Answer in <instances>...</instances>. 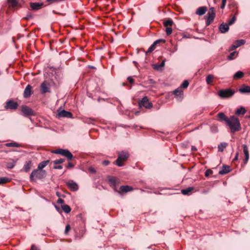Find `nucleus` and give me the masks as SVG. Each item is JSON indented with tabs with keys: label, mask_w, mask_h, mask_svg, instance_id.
Instances as JSON below:
<instances>
[{
	"label": "nucleus",
	"mask_w": 250,
	"mask_h": 250,
	"mask_svg": "<svg viewBox=\"0 0 250 250\" xmlns=\"http://www.w3.org/2000/svg\"><path fill=\"white\" fill-rule=\"evenodd\" d=\"M231 132L234 133L241 130V124L239 119L234 116H231L227 122Z\"/></svg>",
	"instance_id": "1"
},
{
	"label": "nucleus",
	"mask_w": 250,
	"mask_h": 250,
	"mask_svg": "<svg viewBox=\"0 0 250 250\" xmlns=\"http://www.w3.org/2000/svg\"><path fill=\"white\" fill-rule=\"evenodd\" d=\"M46 176V172L45 170H40L36 169L33 170L30 175V180L31 182L35 181L36 179H42Z\"/></svg>",
	"instance_id": "2"
},
{
	"label": "nucleus",
	"mask_w": 250,
	"mask_h": 250,
	"mask_svg": "<svg viewBox=\"0 0 250 250\" xmlns=\"http://www.w3.org/2000/svg\"><path fill=\"white\" fill-rule=\"evenodd\" d=\"M129 154L127 152L122 151L118 153V157L117 159L114 162L118 167L123 166V163L125 162L128 158Z\"/></svg>",
	"instance_id": "3"
},
{
	"label": "nucleus",
	"mask_w": 250,
	"mask_h": 250,
	"mask_svg": "<svg viewBox=\"0 0 250 250\" xmlns=\"http://www.w3.org/2000/svg\"><path fill=\"white\" fill-rule=\"evenodd\" d=\"M235 93V91L230 89H221L218 91V95L222 99L229 98L232 97Z\"/></svg>",
	"instance_id": "4"
},
{
	"label": "nucleus",
	"mask_w": 250,
	"mask_h": 250,
	"mask_svg": "<svg viewBox=\"0 0 250 250\" xmlns=\"http://www.w3.org/2000/svg\"><path fill=\"white\" fill-rule=\"evenodd\" d=\"M53 153L61 154L66 157L68 160H71L73 158L72 153L68 149H58L52 151Z\"/></svg>",
	"instance_id": "5"
},
{
	"label": "nucleus",
	"mask_w": 250,
	"mask_h": 250,
	"mask_svg": "<svg viewBox=\"0 0 250 250\" xmlns=\"http://www.w3.org/2000/svg\"><path fill=\"white\" fill-rule=\"evenodd\" d=\"M140 106H144L146 108L150 109L152 107V103L148 102V99L146 96H145L139 103Z\"/></svg>",
	"instance_id": "6"
},
{
	"label": "nucleus",
	"mask_w": 250,
	"mask_h": 250,
	"mask_svg": "<svg viewBox=\"0 0 250 250\" xmlns=\"http://www.w3.org/2000/svg\"><path fill=\"white\" fill-rule=\"evenodd\" d=\"M108 181L110 186L117 191V186L119 183V179L115 177L110 176L108 178Z\"/></svg>",
	"instance_id": "7"
},
{
	"label": "nucleus",
	"mask_w": 250,
	"mask_h": 250,
	"mask_svg": "<svg viewBox=\"0 0 250 250\" xmlns=\"http://www.w3.org/2000/svg\"><path fill=\"white\" fill-rule=\"evenodd\" d=\"M21 111L25 116H32L35 115V112L26 105L21 106Z\"/></svg>",
	"instance_id": "8"
},
{
	"label": "nucleus",
	"mask_w": 250,
	"mask_h": 250,
	"mask_svg": "<svg viewBox=\"0 0 250 250\" xmlns=\"http://www.w3.org/2000/svg\"><path fill=\"white\" fill-rule=\"evenodd\" d=\"M66 185L67 187L72 191H77L79 189L78 184L73 180H69L66 182Z\"/></svg>",
	"instance_id": "9"
},
{
	"label": "nucleus",
	"mask_w": 250,
	"mask_h": 250,
	"mask_svg": "<svg viewBox=\"0 0 250 250\" xmlns=\"http://www.w3.org/2000/svg\"><path fill=\"white\" fill-rule=\"evenodd\" d=\"M57 116L59 118L66 117L68 118H72L73 117V115L70 112L66 111L65 110L58 111Z\"/></svg>",
	"instance_id": "10"
},
{
	"label": "nucleus",
	"mask_w": 250,
	"mask_h": 250,
	"mask_svg": "<svg viewBox=\"0 0 250 250\" xmlns=\"http://www.w3.org/2000/svg\"><path fill=\"white\" fill-rule=\"evenodd\" d=\"M18 107V104L17 102H14L12 100H9L7 102L5 106V108L7 109H9L11 110L16 109Z\"/></svg>",
	"instance_id": "11"
},
{
	"label": "nucleus",
	"mask_w": 250,
	"mask_h": 250,
	"mask_svg": "<svg viewBox=\"0 0 250 250\" xmlns=\"http://www.w3.org/2000/svg\"><path fill=\"white\" fill-rule=\"evenodd\" d=\"M41 89L42 93L50 92V84L46 81H44L41 85Z\"/></svg>",
	"instance_id": "12"
},
{
	"label": "nucleus",
	"mask_w": 250,
	"mask_h": 250,
	"mask_svg": "<svg viewBox=\"0 0 250 250\" xmlns=\"http://www.w3.org/2000/svg\"><path fill=\"white\" fill-rule=\"evenodd\" d=\"M173 94H174L178 100L181 101L183 98V91L181 88H178L173 91Z\"/></svg>",
	"instance_id": "13"
},
{
	"label": "nucleus",
	"mask_w": 250,
	"mask_h": 250,
	"mask_svg": "<svg viewBox=\"0 0 250 250\" xmlns=\"http://www.w3.org/2000/svg\"><path fill=\"white\" fill-rule=\"evenodd\" d=\"M208 18L206 21V25H209L214 20L215 17V12L208 11Z\"/></svg>",
	"instance_id": "14"
},
{
	"label": "nucleus",
	"mask_w": 250,
	"mask_h": 250,
	"mask_svg": "<svg viewBox=\"0 0 250 250\" xmlns=\"http://www.w3.org/2000/svg\"><path fill=\"white\" fill-rule=\"evenodd\" d=\"M166 42V41L164 39H159V40L155 41L153 43V44L148 48L146 53H150V52H152V51H153L155 49V46L157 44H158L161 42Z\"/></svg>",
	"instance_id": "15"
},
{
	"label": "nucleus",
	"mask_w": 250,
	"mask_h": 250,
	"mask_svg": "<svg viewBox=\"0 0 250 250\" xmlns=\"http://www.w3.org/2000/svg\"><path fill=\"white\" fill-rule=\"evenodd\" d=\"M31 89V86L29 84L27 85V86L25 87L24 90L23 96L24 98H27L31 96V95L32 94Z\"/></svg>",
	"instance_id": "16"
},
{
	"label": "nucleus",
	"mask_w": 250,
	"mask_h": 250,
	"mask_svg": "<svg viewBox=\"0 0 250 250\" xmlns=\"http://www.w3.org/2000/svg\"><path fill=\"white\" fill-rule=\"evenodd\" d=\"M242 147L243 148V152L245 156V159L244 161V163L245 164H246L247 163L249 159V153L247 146L246 145H243Z\"/></svg>",
	"instance_id": "17"
},
{
	"label": "nucleus",
	"mask_w": 250,
	"mask_h": 250,
	"mask_svg": "<svg viewBox=\"0 0 250 250\" xmlns=\"http://www.w3.org/2000/svg\"><path fill=\"white\" fill-rule=\"evenodd\" d=\"M241 94L250 93V86L246 85H243L238 90Z\"/></svg>",
	"instance_id": "18"
},
{
	"label": "nucleus",
	"mask_w": 250,
	"mask_h": 250,
	"mask_svg": "<svg viewBox=\"0 0 250 250\" xmlns=\"http://www.w3.org/2000/svg\"><path fill=\"white\" fill-rule=\"evenodd\" d=\"M133 190V188L131 187L128 186H122L120 188V190L118 192L120 193H126L128 191H130Z\"/></svg>",
	"instance_id": "19"
},
{
	"label": "nucleus",
	"mask_w": 250,
	"mask_h": 250,
	"mask_svg": "<svg viewBox=\"0 0 250 250\" xmlns=\"http://www.w3.org/2000/svg\"><path fill=\"white\" fill-rule=\"evenodd\" d=\"M229 26L227 23H222L219 26V30L222 33H226L229 30Z\"/></svg>",
	"instance_id": "20"
},
{
	"label": "nucleus",
	"mask_w": 250,
	"mask_h": 250,
	"mask_svg": "<svg viewBox=\"0 0 250 250\" xmlns=\"http://www.w3.org/2000/svg\"><path fill=\"white\" fill-rule=\"evenodd\" d=\"M207 11V8L206 6H201L197 9L196 14L199 16H202L206 13Z\"/></svg>",
	"instance_id": "21"
},
{
	"label": "nucleus",
	"mask_w": 250,
	"mask_h": 250,
	"mask_svg": "<svg viewBox=\"0 0 250 250\" xmlns=\"http://www.w3.org/2000/svg\"><path fill=\"white\" fill-rule=\"evenodd\" d=\"M230 171V167L228 166H223L221 169L219 171V174L220 175H224L228 173Z\"/></svg>",
	"instance_id": "22"
},
{
	"label": "nucleus",
	"mask_w": 250,
	"mask_h": 250,
	"mask_svg": "<svg viewBox=\"0 0 250 250\" xmlns=\"http://www.w3.org/2000/svg\"><path fill=\"white\" fill-rule=\"evenodd\" d=\"M43 3L34 2L30 3L31 8L34 10H37L40 9Z\"/></svg>",
	"instance_id": "23"
},
{
	"label": "nucleus",
	"mask_w": 250,
	"mask_h": 250,
	"mask_svg": "<svg viewBox=\"0 0 250 250\" xmlns=\"http://www.w3.org/2000/svg\"><path fill=\"white\" fill-rule=\"evenodd\" d=\"M194 188L193 187H188L185 189H183L181 190V193L183 195H190L191 193V191L193 190Z\"/></svg>",
	"instance_id": "24"
},
{
	"label": "nucleus",
	"mask_w": 250,
	"mask_h": 250,
	"mask_svg": "<svg viewBox=\"0 0 250 250\" xmlns=\"http://www.w3.org/2000/svg\"><path fill=\"white\" fill-rule=\"evenodd\" d=\"M217 117L220 119V121H224L227 123L229 118L223 112H220L217 114Z\"/></svg>",
	"instance_id": "25"
},
{
	"label": "nucleus",
	"mask_w": 250,
	"mask_h": 250,
	"mask_svg": "<svg viewBox=\"0 0 250 250\" xmlns=\"http://www.w3.org/2000/svg\"><path fill=\"white\" fill-rule=\"evenodd\" d=\"M32 167V161H29L25 163L24 165L23 169L25 172H27L29 171Z\"/></svg>",
	"instance_id": "26"
},
{
	"label": "nucleus",
	"mask_w": 250,
	"mask_h": 250,
	"mask_svg": "<svg viewBox=\"0 0 250 250\" xmlns=\"http://www.w3.org/2000/svg\"><path fill=\"white\" fill-rule=\"evenodd\" d=\"M49 163V160H46L42 162L41 163H39L37 169L40 170H43L42 169L45 167Z\"/></svg>",
	"instance_id": "27"
},
{
	"label": "nucleus",
	"mask_w": 250,
	"mask_h": 250,
	"mask_svg": "<svg viewBox=\"0 0 250 250\" xmlns=\"http://www.w3.org/2000/svg\"><path fill=\"white\" fill-rule=\"evenodd\" d=\"M246 112V110L245 108L241 106L240 108H238L236 111H235V114L237 115H244Z\"/></svg>",
	"instance_id": "28"
},
{
	"label": "nucleus",
	"mask_w": 250,
	"mask_h": 250,
	"mask_svg": "<svg viewBox=\"0 0 250 250\" xmlns=\"http://www.w3.org/2000/svg\"><path fill=\"white\" fill-rule=\"evenodd\" d=\"M173 24V21L171 19H168L167 20L164 21V25L165 27H171Z\"/></svg>",
	"instance_id": "29"
},
{
	"label": "nucleus",
	"mask_w": 250,
	"mask_h": 250,
	"mask_svg": "<svg viewBox=\"0 0 250 250\" xmlns=\"http://www.w3.org/2000/svg\"><path fill=\"white\" fill-rule=\"evenodd\" d=\"M214 76L212 74L208 75L206 77V83L208 84H210L214 79Z\"/></svg>",
	"instance_id": "30"
},
{
	"label": "nucleus",
	"mask_w": 250,
	"mask_h": 250,
	"mask_svg": "<svg viewBox=\"0 0 250 250\" xmlns=\"http://www.w3.org/2000/svg\"><path fill=\"white\" fill-rule=\"evenodd\" d=\"M238 54V52L237 51H233V52H231L228 57H227V60H232L235 58V56H237Z\"/></svg>",
	"instance_id": "31"
},
{
	"label": "nucleus",
	"mask_w": 250,
	"mask_h": 250,
	"mask_svg": "<svg viewBox=\"0 0 250 250\" xmlns=\"http://www.w3.org/2000/svg\"><path fill=\"white\" fill-rule=\"evenodd\" d=\"M228 145V144L227 143H221L220 144L218 145V151L222 152L224 148H225Z\"/></svg>",
	"instance_id": "32"
},
{
	"label": "nucleus",
	"mask_w": 250,
	"mask_h": 250,
	"mask_svg": "<svg viewBox=\"0 0 250 250\" xmlns=\"http://www.w3.org/2000/svg\"><path fill=\"white\" fill-rule=\"evenodd\" d=\"M62 208L63 211L66 213H68L71 211L70 207L67 205H62Z\"/></svg>",
	"instance_id": "33"
},
{
	"label": "nucleus",
	"mask_w": 250,
	"mask_h": 250,
	"mask_svg": "<svg viewBox=\"0 0 250 250\" xmlns=\"http://www.w3.org/2000/svg\"><path fill=\"white\" fill-rule=\"evenodd\" d=\"M244 76V73L241 71H238L233 76L234 79H240Z\"/></svg>",
	"instance_id": "34"
},
{
	"label": "nucleus",
	"mask_w": 250,
	"mask_h": 250,
	"mask_svg": "<svg viewBox=\"0 0 250 250\" xmlns=\"http://www.w3.org/2000/svg\"><path fill=\"white\" fill-rule=\"evenodd\" d=\"M5 146H6L8 147H18L20 146V145L17 143L16 142H11V143H6L5 144Z\"/></svg>",
	"instance_id": "35"
},
{
	"label": "nucleus",
	"mask_w": 250,
	"mask_h": 250,
	"mask_svg": "<svg viewBox=\"0 0 250 250\" xmlns=\"http://www.w3.org/2000/svg\"><path fill=\"white\" fill-rule=\"evenodd\" d=\"M165 61H163L160 64L157 65V64H154L153 65V68L155 69H156L157 70H160L162 67H163L165 66Z\"/></svg>",
	"instance_id": "36"
},
{
	"label": "nucleus",
	"mask_w": 250,
	"mask_h": 250,
	"mask_svg": "<svg viewBox=\"0 0 250 250\" xmlns=\"http://www.w3.org/2000/svg\"><path fill=\"white\" fill-rule=\"evenodd\" d=\"M246 42V41L244 40H238L235 41V44L236 45V47H238L241 45L244 44Z\"/></svg>",
	"instance_id": "37"
},
{
	"label": "nucleus",
	"mask_w": 250,
	"mask_h": 250,
	"mask_svg": "<svg viewBox=\"0 0 250 250\" xmlns=\"http://www.w3.org/2000/svg\"><path fill=\"white\" fill-rule=\"evenodd\" d=\"M10 181V179L7 177L0 178V185H2Z\"/></svg>",
	"instance_id": "38"
},
{
	"label": "nucleus",
	"mask_w": 250,
	"mask_h": 250,
	"mask_svg": "<svg viewBox=\"0 0 250 250\" xmlns=\"http://www.w3.org/2000/svg\"><path fill=\"white\" fill-rule=\"evenodd\" d=\"M210 131L213 133H216L218 131L217 126L213 125L210 126Z\"/></svg>",
	"instance_id": "39"
},
{
	"label": "nucleus",
	"mask_w": 250,
	"mask_h": 250,
	"mask_svg": "<svg viewBox=\"0 0 250 250\" xmlns=\"http://www.w3.org/2000/svg\"><path fill=\"white\" fill-rule=\"evenodd\" d=\"M16 165V162H13L12 163H7L6 164V167L9 169L13 168Z\"/></svg>",
	"instance_id": "40"
},
{
	"label": "nucleus",
	"mask_w": 250,
	"mask_h": 250,
	"mask_svg": "<svg viewBox=\"0 0 250 250\" xmlns=\"http://www.w3.org/2000/svg\"><path fill=\"white\" fill-rule=\"evenodd\" d=\"M189 85V83L187 81V80H185L183 82V83H182V84H181V86H180V88H186L187 87H188V86Z\"/></svg>",
	"instance_id": "41"
},
{
	"label": "nucleus",
	"mask_w": 250,
	"mask_h": 250,
	"mask_svg": "<svg viewBox=\"0 0 250 250\" xmlns=\"http://www.w3.org/2000/svg\"><path fill=\"white\" fill-rule=\"evenodd\" d=\"M64 160L63 159L61 158L54 161L53 163L55 165H58L64 162Z\"/></svg>",
	"instance_id": "42"
},
{
	"label": "nucleus",
	"mask_w": 250,
	"mask_h": 250,
	"mask_svg": "<svg viewBox=\"0 0 250 250\" xmlns=\"http://www.w3.org/2000/svg\"><path fill=\"white\" fill-rule=\"evenodd\" d=\"M8 2L13 7L16 6L17 4L16 0H8Z\"/></svg>",
	"instance_id": "43"
},
{
	"label": "nucleus",
	"mask_w": 250,
	"mask_h": 250,
	"mask_svg": "<svg viewBox=\"0 0 250 250\" xmlns=\"http://www.w3.org/2000/svg\"><path fill=\"white\" fill-rule=\"evenodd\" d=\"M172 29L170 27H166V32L167 35H169L171 34Z\"/></svg>",
	"instance_id": "44"
},
{
	"label": "nucleus",
	"mask_w": 250,
	"mask_h": 250,
	"mask_svg": "<svg viewBox=\"0 0 250 250\" xmlns=\"http://www.w3.org/2000/svg\"><path fill=\"white\" fill-rule=\"evenodd\" d=\"M236 21L235 17H233L227 23L229 26L232 25Z\"/></svg>",
	"instance_id": "45"
},
{
	"label": "nucleus",
	"mask_w": 250,
	"mask_h": 250,
	"mask_svg": "<svg viewBox=\"0 0 250 250\" xmlns=\"http://www.w3.org/2000/svg\"><path fill=\"white\" fill-rule=\"evenodd\" d=\"M70 230V226L69 225H67L65 227V230H64V233L65 234H67L68 231Z\"/></svg>",
	"instance_id": "46"
},
{
	"label": "nucleus",
	"mask_w": 250,
	"mask_h": 250,
	"mask_svg": "<svg viewBox=\"0 0 250 250\" xmlns=\"http://www.w3.org/2000/svg\"><path fill=\"white\" fill-rule=\"evenodd\" d=\"M212 173V171L210 169H208L206 170L205 172V176H208L209 175L211 174Z\"/></svg>",
	"instance_id": "47"
},
{
	"label": "nucleus",
	"mask_w": 250,
	"mask_h": 250,
	"mask_svg": "<svg viewBox=\"0 0 250 250\" xmlns=\"http://www.w3.org/2000/svg\"><path fill=\"white\" fill-rule=\"evenodd\" d=\"M226 3V0H222V4L221 5V8L224 9Z\"/></svg>",
	"instance_id": "48"
},
{
	"label": "nucleus",
	"mask_w": 250,
	"mask_h": 250,
	"mask_svg": "<svg viewBox=\"0 0 250 250\" xmlns=\"http://www.w3.org/2000/svg\"><path fill=\"white\" fill-rule=\"evenodd\" d=\"M88 170H89V171L90 172H91V173H96V170H95V169L93 167H89V168H88Z\"/></svg>",
	"instance_id": "49"
},
{
	"label": "nucleus",
	"mask_w": 250,
	"mask_h": 250,
	"mask_svg": "<svg viewBox=\"0 0 250 250\" xmlns=\"http://www.w3.org/2000/svg\"><path fill=\"white\" fill-rule=\"evenodd\" d=\"M238 48L237 47H236V44L234 43V44H232L231 46H230V48L229 49V51H232V50H233L234 49H235L236 48Z\"/></svg>",
	"instance_id": "50"
},
{
	"label": "nucleus",
	"mask_w": 250,
	"mask_h": 250,
	"mask_svg": "<svg viewBox=\"0 0 250 250\" xmlns=\"http://www.w3.org/2000/svg\"><path fill=\"white\" fill-rule=\"evenodd\" d=\"M127 80L130 83H132L134 82V79L131 77H128L127 78Z\"/></svg>",
	"instance_id": "51"
},
{
	"label": "nucleus",
	"mask_w": 250,
	"mask_h": 250,
	"mask_svg": "<svg viewBox=\"0 0 250 250\" xmlns=\"http://www.w3.org/2000/svg\"><path fill=\"white\" fill-rule=\"evenodd\" d=\"M57 203L62 204L64 203V200L60 198L58 199Z\"/></svg>",
	"instance_id": "52"
},
{
	"label": "nucleus",
	"mask_w": 250,
	"mask_h": 250,
	"mask_svg": "<svg viewBox=\"0 0 250 250\" xmlns=\"http://www.w3.org/2000/svg\"><path fill=\"white\" fill-rule=\"evenodd\" d=\"M103 164L104 166H107L109 164V161L108 160H104L103 162Z\"/></svg>",
	"instance_id": "53"
},
{
	"label": "nucleus",
	"mask_w": 250,
	"mask_h": 250,
	"mask_svg": "<svg viewBox=\"0 0 250 250\" xmlns=\"http://www.w3.org/2000/svg\"><path fill=\"white\" fill-rule=\"evenodd\" d=\"M238 154H239V153H238V152H237L236 153L235 156V157H234V159H233V161H236V160H238Z\"/></svg>",
	"instance_id": "54"
},
{
	"label": "nucleus",
	"mask_w": 250,
	"mask_h": 250,
	"mask_svg": "<svg viewBox=\"0 0 250 250\" xmlns=\"http://www.w3.org/2000/svg\"><path fill=\"white\" fill-rule=\"evenodd\" d=\"M62 166H54L53 167L54 169H62Z\"/></svg>",
	"instance_id": "55"
},
{
	"label": "nucleus",
	"mask_w": 250,
	"mask_h": 250,
	"mask_svg": "<svg viewBox=\"0 0 250 250\" xmlns=\"http://www.w3.org/2000/svg\"><path fill=\"white\" fill-rule=\"evenodd\" d=\"M74 167V165L71 163H69L67 166V167L68 168H71V167Z\"/></svg>",
	"instance_id": "56"
},
{
	"label": "nucleus",
	"mask_w": 250,
	"mask_h": 250,
	"mask_svg": "<svg viewBox=\"0 0 250 250\" xmlns=\"http://www.w3.org/2000/svg\"><path fill=\"white\" fill-rule=\"evenodd\" d=\"M177 49H178L177 46V45H176V46L174 47V48L173 50L172 51H171V52H172V53H174V52H176V51L177 50Z\"/></svg>",
	"instance_id": "57"
},
{
	"label": "nucleus",
	"mask_w": 250,
	"mask_h": 250,
	"mask_svg": "<svg viewBox=\"0 0 250 250\" xmlns=\"http://www.w3.org/2000/svg\"><path fill=\"white\" fill-rule=\"evenodd\" d=\"M31 250H38V249L34 245H32Z\"/></svg>",
	"instance_id": "58"
},
{
	"label": "nucleus",
	"mask_w": 250,
	"mask_h": 250,
	"mask_svg": "<svg viewBox=\"0 0 250 250\" xmlns=\"http://www.w3.org/2000/svg\"><path fill=\"white\" fill-rule=\"evenodd\" d=\"M209 11L214 12V7H210L209 8Z\"/></svg>",
	"instance_id": "59"
},
{
	"label": "nucleus",
	"mask_w": 250,
	"mask_h": 250,
	"mask_svg": "<svg viewBox=\"0 0 250 250\" xmlns=\"http://www.w3.org/2000/svg\"><path fill=\"white\" fill-rule=\"evenodd\" d=\"M191 150L192 151H195L196 150V148L195 146H192L191 147Z\"/></svg>",
	"instance_id": "60"
},
{
	"label": "nucleus",
	"mask_w": 250,
	"mask_h": 250,
	"mask_svg": "<svg viewBox=\"0 0 250 250\" xmlns=\"http://www.w3.org/2000/svg\"><path fill=\"white\" fill-rule=\"evenodd\" d=\"M55 208H56L57 210L60 209L59 207H58L57 206L55 205Z\"/></svg>",
	"instance_id": "61"
},
{
	"label": "nucleus",
	"mask_w": 250,
	"mask_h": 250,
	"mask_svg": "<svg viewBox=\"0 0 250 250\" xmlns=\"http://www.w3.org/2000/svg\"><path fill=\"white\" fill-rule=\"evenodd\" d=\"M12 40H13V42H15V39H14V38H12Z\"/></svg>",
	"instance_id": "62"
},
{
	"label": "nucleus",
	"mask_w": 250,
	"mask_h": 250,
	"mask_svg": "<svg viewBox=\"0 0 250 250\" xmlns=\"http://www.w3.org/2000/svg\"><path fill=\"white\" fill-rule=\"evenodd\" d=\"M57 195L58 196H60V194H59V192H57Z\"/></svg>",
	"instance_id": "63"
},
{
	"label": "nucleus",
	"mask_w": 250,
	"mask_h": 250,
	"mask_svg": "<svg viewBox=\"0 0 250 250\" xmlns=\"http://www.w3.org/2000/svg\"><path fill=\"white\" fill-rule=\"evenodd\" d=\"M249 117L250 118V116Z\"/></svg>",
	"instance_id": "64"
}]
</instances>
